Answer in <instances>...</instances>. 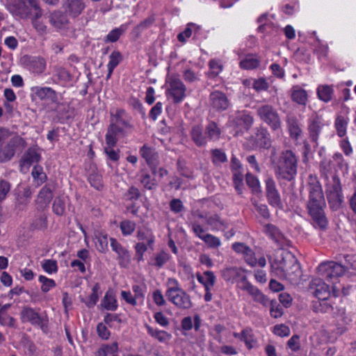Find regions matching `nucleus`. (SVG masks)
Wrapping results in <instances>:
<instances>
[{
	"instance_id": "nucleus-56",
	"label": "nucleus",
	"mask_w": 356,
	"mask_h": 356,
	"mask_svg": "<svg viewBox=\"0 0 356 356\" xmlns=\"http://www.w3.org/2000/svg\"><path fill=\"white\" fill-rule=\"evenodd\" d=\"M39 281L42 283L41 290L44 293L48 292L51 289L56 286V282L54 280L47 278L44 275H40Z\"/></svg>"
},
{
	"instance_id": "nucleus-28",
	"label": "nucleus",
	"mask_w": 356,
	"mask_h": 356,
	"mask_svg": "<svg viewBox=\"0 0 356 356\" xmlns=\"http://www.w3.org/2000/svg\"><path fill=\"white\" fill-rule=\"evenodd\" d=\"M140 152L142 157L145 160L147 164L150 167L152 174L154 175L156 173L155 149L145 145L141 147Z\"/></svg>"
},
{
	"instance_id": "nucleus-18",
	"label": "nucleus",
	"mask_w": 356,
	"mask_h": 356,
	"mask_svg": "<svg viewBox=\"0 0 356 356\" xmlns=\"http://www.w3.org/2000/svg\"><path fill=\"white\" fill-rule=\"evenodd\" d=\"M178 308L181 309H188L193 307V302L191 297L183 289L178 290L177 292L168 298Z\"/></svg>"
},
{
	"instance_id": "nucleus-5",
	"label": "nucleus",
	"mask_w": 356,
	"mask_h": 356,
	"mask_svg": "<svg viewBox=\"0 0 356 356\" xmlns=\"http://www.w3.org/2000/svg\"><path fill=\"white\" fill-rule=\"evenodd\" d=\"M240 289L246 291L252 296L253 300L264 307L270 306V314L273 318H279L282 315V309L276 300H270L256 286L250 283L245 277H243L240 284Z\"/></svg>"
},
{
	"instance_id": "nucleus-19",
	"label": "nucleus",
	"mask_w": 356,
	"mask_h": 356,
	"mask_svg": "<svg viewBox=\"0 0 356 356\" xmlns=\"http://www.w3.org/2000/svg\"><path fill=\"white\" fill-rule=\"evenodd\" d=\"M110 241L112 250L118 255L120 266L124 268L127 267L131 261V255L129 251L115 238H111Z\"/></svg>"
},
{
	"instance_id": "nucleus-47",
	"label": "nucleus",
	"mask_w": 356,
	"mask_h": 356,
	"mask_svg": "<svg viewBox=\"0 0 356 356\" xmlns=\"http://www.w3.org/2000/svg\"><path fill=\"white\" fill-rule=\"evenodd\" d=\"M211 158L214 165H218L227 161V156L224 151L220 149L211 150Z\"/></svg>"
},
{
	"instance_id": "nucleus-9",
	"label": "nucleus",
	"mask_w": 356,
	"mask_h": 356,
	"mask_svg": "<svg viewBox=\"0 0 356 356\" xmlns=\"http://www.w3.org/2000/svg\"><path fill=\"white\" fill-rule=\"evenodd\" d=\"M29 0H7V8L15 17L20 19L30 17L33 12Z\"/></svg>"
},
{
	"instance_id": "nucleus-44",
	"label": "nucleus",
	"mask_w": 356,
	"mask_h": 356,
	"mask_svg": "<svg viewBox=\"0 0 356 356\" xmlns=\"http://www.w3.org/2000/svg\"><path fill=\"white\" fill-rule=\"evenodd\" d=\"M333 310L332 304L328 302L327 300H319L314 304V311L316 313H329Z\"/></svg>"
},
{
	"instance_id": "nucleus-21",
	"label": "nucleus",
	"mask_w": 356,
	"mask_h": 356,
	"mask_svg": "<svg viewBox=\"0 0 356 356\" xmlns=\"http://www.w3.org/2000/svg\"><path fill=\"white\" fill-rule=\"evenodd\" d=\"M63 7L66 14L76 17L86 8L84 0H63Z\"/></svg>"
},
{
	"instance_id": "nucleus-24",
	"label": "nucleus",
	"mask_w": 356,
	"mask_h": 356,
	"mask_svg": "<svg viewBox=\"0 0 356 356\" xmlns=\"http://www.w3.org/2000/svg\"><path fill=\"white\" fill-rule=\"evenodd\" d=\"M286 122L290 137L297 142L302 134L298 120L293 115H287Z\"/></svg>"
},
{
	"instance_id": "nucleus-29",
	"label": "nucleus",
	"mask_w": 356,
	"mask_h": 356,
	"mask_svg": "<svg viewBox=\"0 0 356 356\" xmlns=\"http://www.w3.org/2000/svg\"><path fill=\"white\" fill-rule=\"evenodd\" d=\"M49 17L50 24L58 29H64L69 22L66 14L59 10L53 12Z\"/></svg>"
},
{
	"instance_id": "nucleus-16",
	"label": "nucleus",
	"mask_w": 356,
	"mask_h": 356,
	"mask_svg": "<svg viewBox=\"0 0 356 356\" xmlns=\"http://www.w3.org/2000/svg\"><path fill=\"white\" fill-rule=\"evenodd\" d=\"M56 189V184L48 183L45 184L38 194L36 203L41 207H47L54 197V191Z\"/></svg>"
},
{
	"instance_id": "nucleus-51",
	"label": "nucleus",
	"mask_w": 356,
	"mask_h": 356,
	"mask_svg": "<svg viewBox=\"0 0 356 356\" xmlns=\"http://www.w3.org/2000/svg\"><path fill=\"white\" fill-rule=\"evenodd\" d=\"M166 296L168 298L177 292L178 290L182 289L179 287L178 281L175 278H168L166 282Z\"/></svg>"
},
{
	"instance_id": "nucleus-26",
	"label": "nucleus",
	"mask_w": 356,
	"mask_h": 356,
	"mask_svg": "<svg viewBox=\"0 0 356 356\" xmlns=\"http://www.w3.org/2000/svg\"><path fill=\"white\" fill-rule=\"evenodd\" d=\"M191 137L193 143L197 147H204L208 142L205 129L200 125H195L190 131Z\"/></svg>"
},
{
	"instance_id": "nucleus-58",
	"label": "nucleus",
	"mask_w": 356,
	"mask_h": 356,
	"mask_svg": "<svg viewBox=\"0 0 356 356\" xmlns=\"http://www.w3.org/2000/svg\"><path fill=\"white\" fill-rule=\"evenodd\" d=\"M193 29H197L196 25L192 23L188 24L184 31L178 34V40L181 42H185L186 39L191 36Z\"/></svg>"
},
{
	"instance_id": "nucleus-17",
	"label": "nucleus",
	"mask_w": 356,
	"mask_h": 356,
	"mask_svg": "<svg viewBox=\"0 0 356 356\" xmlns=\"http://www.w3.org/2000/svg\"><path fill=\"white\" fill-rule=\"evenodd\" d=\"M254 118L248 111H237L234 117L230 120L232 125L242 126L245 130H249L254 123Z\"/></svg>"
},
{
	"instance_id": "nucleus-3",
	"label": "nucleus",
	"mask_w": 356,
	"mask_h": 356,
	"mask_svg": "<svg viewBox=\"0 0 356 356\" xmlns=\"http://www.w3.org/2000/svg\"><path fill=\"white\" fill-rule=\"evenodd\" d=\"M131 118L123 109H118L112 116L111 124L106 134L107 145L115 146L118 137L125 136L131 133L134 126L131 124Z\"/></svg>"
},
{
	"instance_id": "nucleus-23",
	"label": "nucleus",
	"mask_w": 356,
	"mask_h": 356,
	"mask_svg": "<svg viewBox=\"0 0 356 356\" xmlns=\"http://www.w3.org/2000/svg\"><path fill=\"white\" fill-rule=\"evenodd\" d=\"M211 106L218 111H225L229 106V102L225 93L216 90L210 94Z\"/></svg>"
},
{
	"instance_id": "nucleus-57",
	"label": "nucleus",
	"mask_w": 356,
	"mask_h": 356,
	"mask_svg": "<svg viewBox=\"0 0 356 356\" xmlns=\"http://www.w3.org/2000/svg\"><path fill=\"white\" fill-rule=\"evenodd\" d=\"M110 60L107 65V67L111 70H113L122 60V55L118 51H114L109 56Z\"/></svg>"
},
{
	"instance_id": "nucleus-45",
	"label": "nucleus",
	"mask_w": 356,
	"mask_h": 356,
	"mask_svg": "<svg viewBox=\"0 0 356 356\" xmlns=\"http://www.w3.org/2000/svg\"><path fill=\"white\" fill-rule=\"evenodd\" d=\"M99 290L100 285L99 283H96L92 289V293L89 296V300L84 302L88 307H93L97 304L99 300Z\"/></svg>"
},
{
	"instance_id": "nucleus-2",
	"label": "nucleus",
	"mask_w": 356,
	"mask_h": 356,
	"mask_svg": "<svg viewBox=\"0 0 356 356\" xmlns=\"http://www.w3.org/2000/svg\"><path fill=\"white\" fill-rule=\"evenodd\" d=\"M270 161L278 181H291L295 179L298 173V159L292 150H283L277 156L273 150L270 155Z\"/></svg>"
},
{
	"instance_id": "nucleus-32",
	"label": "nucleus",
	"mask_w": 356,
	"mask_h": 356,
	"mask_svg": "<svg viewBox=\"0 0 356 356\" xmlns=\"http://www.w3.org/2000/svg\"><path fill=\"white\" fill-rule=\"evenodd\" d=\"M204 129L208 140L216 142L220 138L222 130L216 122L210 121Z\"/></svg>"
},
{
	"instance_id": "nucleus-36",
	"label": "nucleus",
	"mask_w": 356,
	"mask_h": 356,
	"mask_svg": "<svg viewBox=\"0 0 356 356\" xmlns=\"http://www.w3.org/2000/svg\"><path fill=\"white\" fill-rule=\"evenodd\" d=\"M292 99L300 105H305L307 102V92L299 86H293L291 93Z\"/></svg>"
},
{
	"instance_id": "nucleus-46",
	"label": "nucleus",
	"mask_w": 356,
	"mask_h": 356,
	"mask_svg": "<svg viewBox=\"0 0 356 356\" xmlns=\"http://www.w3.org/2000/svg\"><path fill=\"white\" fill-rule=\"evenodd\" d=\"M31 175L35 180L37 181V185L40 186L47 180V175L43 172L42 168L39 165L33 167Z\"/></svg>"
},
{
	"instance_id": "nucleus-34",
	"label": "nucleus",
	"mask_w": 356,
	"mask_h": 356,
	"mask_svg": "<svg viewBox=\"0 0 356 356\" xmlns=\"http://www.w3.org/2000/svg\"><path fill=\"white\" fill-rule=\"evenodd\" d=\"M206 222L212 230H223L228 227V223L221 220L217 214L206 217Z\"/></svg>"
},
{
	"instance_id": "nucleus-11",
	"label": "nucleus",
	"mask_w": 356,
	"mask_h": 356,
	"mask_svg": "<svg viewBox=\"0 0 356 356\" xmlns=\"http://www.w3.org/2000/svg\"><path fill=\"white\" fill-rule=\"evenodd\" d=\"M168 92L175 103L181 102L186 96V86L178 76H172L168 79Z\"/></svg>"
},
{
	"instance_id": "nucleus-14",
	"label": "nucleus",
	"mask_w": 356,
	"mask_h": 356,
	"mask_svg": "<svg viewBox=\"0 0 356 356\" xmlns=\"http://www.w3.org/2000/svg\"><path fill=\"white\" fill-rule=\"evenodd\" d=\"M23 65L31 72L42 74L46 68V61L40 56H24L22 58Z\"/></svg>"
},
{
	"instance_id": "nucleus-48",
	"label": "nucleus",
	"mask_w": 356,
	"mask_h": 356,
	"mask_svg": "<svg viewBox=\"0 0 356 356\" xmlns=\"http://www.w3.org/2000/svg\"><path fill=\"white\" fill-rule=\"evenodd\" d=\"M318 97L325 102H328L332 99V89L327 86H319L317 90Z\"/></svg>"
},
{
	"instance_id": "nucleus-40",
	"label": "nucleus",
	"mask_w": 356,
	"mask_h": 356,
	"mask_svg": "<svg viewBox=\"0 0 356 356\" xmlns=\"http://www.w3.org/2000/svg\"><path fill=\"white\" fill-rule=\"evenodd\" d=\"M88 180L91 186L94 187L97 190L100 191L103 188L102 176L95 169L88 175Z\"/></svg>"
},
{
	"instance_id": "nucleus-50",
	"label": "nucleus",
	"mask_w": 356,
	"mask_h": 356,
	"mask_svg": "<svg viewBox=\"0 0 356 356\" xmlns=\"http://www.w3.org/2000/svg\"><path fill=\"white\" fill-rule=\"evenodd\" d=\"M348 122L343 116H339L335 121V127L337 129V135L339 137H343L346 134Z\"/></svg>"
},
{
	"instance_id": "nucleus-42",
	"label": "nucleus",
	"mask_w": 356,
	"mask_h": 356,
	"mask_svg": "<svg viewBox=\"0 0 356 356\" xmlns=\"http://www.w3.org/2000/svg\"><path fill=\"white\" fill-rule=\"evenodd\" d=\"M54 75L59 81L67 83L72 79V75L65 68L61 66L54 67Z\"/></svg>"
},
{
	"instance_id": "nucleus-25",
	"label": "nucleus",
	"mask_w": 356,
	"mask_h": 356,
	"mask_svg": "<svg viewBox=\"0 0 356 356\" xmlns=\"http://www.w3.org/2000/svg\"><path fill=\"white\" fill-rule=\"evenodd\" d=\"M23 321H29L33 325H39L42 330H44V318L38 312L31 307H25L22 311Z\"/></svg>"
},
{
	"instance_id": "nucleus-55",
	"label": "nucleus",
	"mask_w": 356,
	"mask_h": 356,
	"mask_svg": "<svg viewBox=\"0 0 356 356\" xmlns=\"http://www.w3.org/2000/svg\"><path fill=\"white\" fill-rule=\"evenodd\" d=\"M246 183L251 188L252 192L257 193L260 191V184L258 179L250 173L246 175Z\"/></svg>"
},
{
	"instance_id": "nucleus-61",
	"label": "nucleus",
	"mask_w": 356,
	"mask_h": 356,
	"mask_svg": "<svg viewBox=\"0 0 356 356\" xmlns=\"http://www.w3.org/2000/svg\"><path fill=\"white\" fill-rule=\"evenodd\" d=\"M42 267L45 272L49 274L56 273L58 271L57 262L53 259L44 260L42 264Z\"/></svg>"
},
{
	"instance_id": "nucleus-12",
	"label": "nucleus",
	"mask_w": 356,
	"mask_h": 356,
	"mask_svg": "<svg viewBox=\"0 0 356 356\" xmlns=\"http://www.w3.org/2000/svg\"><path fill=\"white\" fill-rule=\"evenodd\" d=\"M266 193L270 205L279 209L282 208L281 196L277 189L275 181L272 177H268L266 180Z\"/></svg>"
},
{
	"instance_id": "nucleus-8",
	"label": "nucleus",
	"mask_w": 356,
	"mask_h": 356,
	"mask_svg": "<svg viewBox=\"0 0 356 356\" xmlns=\"http://www.w3.org/2000/svg\"><path fill=\"white\" fill-rule=\"evenodd\" d=\"M26 142L19 136L12 137L6 144L0 146V163H5L10 161L19 148H24Z\"/></svg>"
},
{
	"instance_id": "nucleus-13",
	"label": "nucleus",
	"mask_w": 356,
	"mask_h": 356,
	"mask_svg": "<svg viewBox=\"0 0 356 356\" xmlns=\"http://www.w3.org/2000/svg\"><path fill=\"white\" fill-rule=\"evenodd\" d=\"M319 171L321 177L323 179L325 184L330 183L332 180L340 179L336 173L334 164L330 159L325 158L321 161Z\"/></svg>"
},
{
	"instance_id": "nucleus-53",
	"label": "nucleus",
	"mask_w": 356,
	"mask_h": 356,
	"mask_svg": "<svg viewBox=\"0 0 356 356\" xmlns=\"http://www.w3.org/2000/svg\"><path fill=\"white\" fill-rule=\"evenodd\" d=\"M52 209L56 215L63 216L65 211L64 200L59 197H56L53 203Z\"/></svg>"
},
{
	"instance_id": "nucleus-60",
	"label": "nucleus",
	"mask_w": 356,
	"mask_h": 356,
	"mask_svg": "<svg viewBox=\"0 0 356 356\" xmlns=\"http://www.w3.org/2000/svg\"><path fill=\"white\" fill-rule=\"evenodd\" d=\"M252 204L255 207L256 211L264 218H270V212L266 204H259L256 200H252Z\"/></svg>"
},
{
	"instance_id": "nucleus-62",
	"label": "nucleus",
	"mask_w": 356,
	"mask_h": 356,
	"mask_svg": "<svg viewBox=\"0 0 356 356\" xmlns=\"http://www.w3.org/2000/svg\"><path fill=\"white\" fill-rule=\"evenodd\" d=\"M269 85L264 78L253 80L252 88L257 92L267 90Z\"/></svg>"
},
{
	"instance_id": "nucleus-33",
	"label": "nucleus",
	"mask_w": 356,
	"mask_h": 356,
	"mask_svg": "<svg viewBox=\"0 0 356 356\" xmlns=\"http://www.w3.org/2000/svg\"><path fill=\"white\" fill-rule=\"evenodd\" d=\"M35 93L40 99H48L54 103L58 102L56 92L51 88L36 87Z\"/></svg>"
},
{
	"instance_id": "nucleus-59",
	"label": "nucleus",
	"mask_w": 356,
	"mask_h": 356,
	"mask_svg": "<svg viewBox=\"0 0 356 356\" xmlns=\"http://www.w3.org/2000/svg\"><path fill=\"white\" fill-rule=\"evenodd\" d=\"M120 227L122 234L127 236L131 234L134 232L136 228V224L135 222L130 220H124L121 222Z\"/></svg>"
},
{
	"instance_id": "nucleus-20",
	"label": "nucleus",
	"mask_w": 356,
	"mask_h": 356,
	"mask_svg": "<svg viewBox=\"0 0 356 356\" xmlns=\"http://www.w3.org/2000/svg\"><path fill=\"white\" fill-rule=\"evenodd\" d=\"M28 2L33 9V12L31 15V17H32L33 26L40 33L42 34L45 33L47 26L44 23L39 20L42 13L39 6L38 0H29Z\"/></svg>"
},
{
	"instance_id": "nucleus-30",
	"label": "nucleus",
	"mask_w": 356,
	"mask_h": 356,
	"mask_svg": "<svg viewBox=\"0 0 356 356\" xmlns=\"http://www.w3.org/2000/svg\"><path fill=\"white\" fill-rule=\"evenodd\" d=\"M196 277L198 282L203 284L204 289L207 290H211L216 281L214 273L210 270L204 271L203 274L197 273Z\"/></svg>"
},
{
	"instance_id": "nucleus-52",
	"label": "nucleus",
	"mask_w": 356,
	"mask_h": 356,
	"mask_svg": "<svg viewBox=\"0 0 356 356\" xmlns=\"http://www.w3.org/2000/svg\"><path fill=\"white\" fill-rule=\"evenodd\" d=\"M47 227V218L44 214L40 215L31 223V229H44Z\"/></svg>"
},
{
	"instance_id": "nucleus-1",
	"label": "nucleus",
	"mask_w": 356,
	"mask_h": 356,
	"mask_svg": "<svg viewBox=\"0 0 356 356\" xmlns=\"http://www.w3.org/2000/svg\"><path fill=\"white\" fill-rule=\"evenodd\" d=\"M309 197L307 209L315 225L321 229L327 227L328 221L326 218L324 208L325 200L321 184L316 177L310 175L307 187Z\"/></svg>"
},
{
	"instance_id": "nucleus-54",
	"label": "nucleus",
	"mask_w": 356,
	"mask_h": 356,
	"mask_svg": "<svg viewBox=\"0 0 356 356\" xmlns=\"http://www.w3.org/2000/svg\"><path fill=\"white\" fill-rule=\"evenodd\" d=\"M202 240L209 248H216L221 245L220 238L210 234H207L205 236L202 237Z\"/></svg>"
},
{
	"instance_id": "nucleus-31",
	"label": "nucleus",
	"mask_w": 356,
	"mask_h": 356,
	"mask_svg": "<svg viewBox=\"0 0 356 356\" xmlns=\"http://www.w3.org/2000/svg\"><path fill=\"white\" fill-rule=\"evenodd\" d=\"M222 276L226 281H234L237 278H241L238 283V286L240 288V284L243 277H246L242 273V270L237 267H229L222 270ZM248 280V279H246Z\"/></svg>"
},
{
	"instance_id": "nucleus-22",
	"label": "nucleus",
	"mask_w": 356,
	"mask_h": 356,
	"mask_svg": "<svg viewBox=\"0 0 356 356\" xmlns=\"http://www.w3.org/2000/svg\"><path fill=\"white\" fill-rule=\"evenodd\" d=\"M323 125V120L318 115L314 113L311 115L308 122V130L313 142L317 143Z\"/></svg>"
},
{
	"instance_id": "nucleus-64",
	"label": "nucleus",
	"mask_w": 356,
	"mask_h": 356,
	"mask_svg": "<svg viewBox=\"0 0 356 356\" xmlns=\"http://www.w3.org/2000/svg\"><path fill=\"white\" fill-rule=\"evenodd\" d=\"M97 332L98 336L104 340L108 339L111 335L110 331L108 330L106 325L103 323H99L97 324Z\"/></svg>"
},
{
	"instance_id": "nucleus-6",
	"label": "nucleus",
	"mask_w": 356,
	"mask_h": 356,
	"mask_svg": "<svg viewBox=\"0 0 356 356\" xmlns=\"http://www.w3.org/2000/svg\"><path fill=\"white\" fill-rule=\"evenodd\" d=\"M325 188L330 208L332 211H338L341 208L344 201L340 179L332 180L330 183L325 184Z\"/></svg>"
},
{
	"instance_id": "nucleus-43",
	"label": "nucleus",
	"mask_w": 356,
	"mask_h": 356,
	"mask_svg": "<svg viewBox=\"0 0 356 356\" xmlns=\"http://www.w3.org/2000/svg\"><path fill=\"white\" fill-rule=\"evenodd\" d=\"M40 160V155L33 149H29L24 154L22 161L24 164L31 165L33 163H38Z\"/></svg>"
},
{
	"instance_id": "nucleus-63",
	"label": "nucleus",
	"mask_w": 356,
	"mask_h": 356,
	"mask_svg": "<svg viewBox=\"0 0 356 356\" xmlns=\"http://www.w3.org/2000/svg\"><path fill=\"white\" fill-rule=\"evenodd\" d=\"M140 181L143 186L148 190H152L155 185L154 178H152V177L147 173L142 174Z\"/></svg>"
},
{
	"instance_id": "nucleus-7",
	"label": "nucleus",
	"mask_w": 356,
	"mask_h": 356,
	"mask_svg": "<svg viewBox=\"0 0 356 356\" xmlns=\"http://www.w3.org/2000/svg\"><path fill=\"white\" fill-rule=\"evenodd\" d=\"M257 115L273 131L281 129L282 121L277 110L270 104H262L257 108Z\"/></svg>"
},
{
	"instance_id": "nucleus-10",
	"label": "nucleus",
	"mask_w": 356,
	"mask_h": 356,
	"mask_svg": "<svg viewBox=\"0 0 356 356\" xmlns=\"http://www.w3.org/2000/svg\"><path fill=\"white\" fill-rule=\"evenodd\" d=\"M317 270L318 274L325 277L327 281L341 276L345 272V269L342 265L334 261L321 263L318 266Z\"/></svg>"
},
{
	"instance_id": "nucleus-38",
	"label": "nucleus",
	"mask_w": 356,
	"mask_h": 356,
	"mask_svg": "<svg viewBox=\"0 0 356 356\" xmlns=\"http://www.w3.org/2000/svg\"><path fill=\"white\" fill-rule=\"evenodd\" d=\"M260 63V60L252 55L246 56L241 62L240 67L244 70H253L257 68Z\"/></svg>"
},
{
	"instance_id": "nucleus-15",
	"label": "nucleus",
	"mask_w": 356,
	"mask_h": 356,
	"mask_svg": "<svg viewBox=\"0 0 356 356\" xmlns=\"http://www.w3.org/2000/svg\"><path fill=\"white\" fill-rule=\"evenodd\" d=\"M310 290L319 300H327L330 296L329 286L321 279H313L309 285Z\"/></svg>"
},
{
	"instance_id": "nucleus-39",
	"label": "nucleus",
	"mask_w": 356,
	"mask_h": 356,
	"mask_svg": "<svg viewBox=\"0 0 356 356\" xmlns=\"http://www.w3.org/2000/svg\"><path fill=\"white\" fill-rule=\"evenodd\" d=\"M154 15H152L149 16L134 28L133 33L138 38L143 31L150 28L154 24Z\"/></svg>"
},
{
	"instance_id": "nucleus-27",
	"label": "nucleus",
	"mask_w": 356,
	"mask_h": 356,
	"mask_svg": "<svg viewBox=\"0 0 356 356\" xmlns=\"http://www.w3.org/2000/svg\"><path fill=\"white\" fill-rule=\"evenodd\" d=\"M255 140L257 144L265 149L271 146V139L269 131L266 127L260 126L255 129Z\"/></svg>"
},
{
	"instance_id": "nucleus-49",
	"label": "nucleus",
	"mask_w": 356,
	"mask_h": 356,
	"mask_svg": "<svg viewBox=\"0 0 356 356\" xmlns=\"http://www.w3.org/2000/svg\"><path fill=\"white\" fill-rule=\"evenodd\" d=\"M108 238L105 234H99L96 236L95 247L100 252H105L108 250Z\"/></svg>"
},
{
	"instance_id": "nucleus-4",
	"label": "nucleus",
	"mask_w": 356,
	"mask_h": 356,
	"mask_svg": "<svg viewBox=\"0 0 356 356\" xmlns=\"http://www.w3.org/2000/svg\"><path fill=\"white\" fill-rule=\"evenodd\" d=\"M272 271L280 277L296 282L301 277L300 266L290 252H282L271 263Z\"/></svg>"
},
{
	"instance_id": "nucleus-35",
	"label": "nucleus",
	"mask_w": 356,
	"mask_h": 356,
	"mask_svg": "<svg viewBox=\"0 0 356 356\" xmlns=\"http://www.w3.org/2000/svg\"><path fill=\"white\" fill-rule=\"evenodd\" d=\"M243 258L245 262L251 267H254L257 265L260 267H264L266 264V259L264 257H261L257 259L254 252L250 248H249V251H247L243 255Z\"/></svg>"
},
{
	"instance_id": "nucleus-37",
	"label": "nucleus",
	"mask_w": 356,
	"mask_h": 356,
	"mask_svg": "<svg viewBox=\"0 0 356 356\" xmlns=\"http://www.w3.org/2000/svg\"><path fill=\"white\" fill-rule=\"evenodd\" d=\"M101 305L106 310L115 311L117 309V300L112 291H108L106 293Z\"/></svg>"
},
{
	"instance_id": "nucleus-41",
	"label": "nucleus",
	"mask_w": 356,
	"mask_h": 356,
	"mask_svg": "<svg viewBox=\"0 0 356 356\" xmlns=\"http://www.w3.org/2000/svg\"><path fill=\"white\" fill-rule=\"evenodd\" d=\"M209 71L208 76L210 78L216 77L223 69V65L221 62L218 59H211L209 62Z\"/></svg>"
}]
</instances>
